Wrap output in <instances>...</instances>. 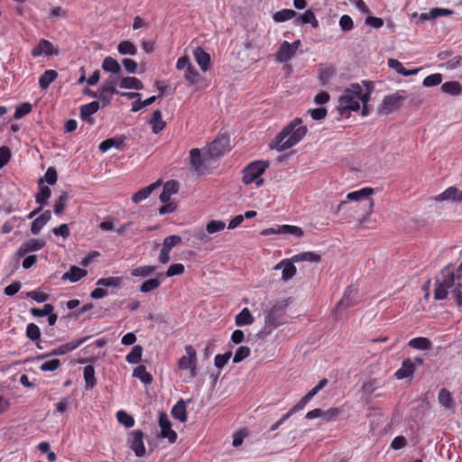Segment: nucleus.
Segmentation results:
<instances>
[{"label":"nucleus","mask_w":462,"mask_h":462,"mask_svg":"<svg viewBox=\"0 0 462 462\" xmlns=\"http://www.w3.org/2000/svg\"><path fill=\"white\" fill-rule=\"evenodd\" d=\"M308 127L300 117L287 124L271 141L269 146L277 152H284L297 145L307 134Z\"/></svg>","instance_id":"obj_1"},{"label":"nucleus","mask_w":462,"mask_h":462,"mask_svg":"<svg viewBox=\"0 0 462 462\" xmlns=\"http://www.w3.org/2000/svg\"><path fill=\"white\" fill-rule=\"evenodd\" d=\"M362 83L365 87L364 91L362 86L358 83H353L344 90V93L338 98V109L343 116L346 111H357L360 108V102L368 103L371 93L374 89V84L371 81L364 80Z\"/></svg>","instance_id":"obj_2"},{"label":"nucleus","mask_w":462,"mask_h":462,"mask_svg":"<svg viewBox=\"0 0 462 462\" xmlns=\"http://www.w3.org/2000/svg\"><path fill=\"white\" fill-rule=\"evenodd\" d=\"M288 306L287 300L276 302L264 317V327L259 332V336L269 335L277 327L284 324L287 319L286 308Z\"/></svg>","instance_id":"obj_3"},{"label":"nucleus","mask_w":462,"mask_h":462,"mask_svg":"<svg viewBox=\"0 0 462 462\" xmlns=\"http://www.w3.org/2000/svg\"><path fill=\"white\" fill-rule=\"evenodd\" d=\"M270 163L268 161H254L250 162L243 170L242 181L245 185L255 183L256 187H261L263 184V180L261 176L269 168Z\"/></svg>","instance_id":"obj_4"},{"label":"nucleus","mask_w":462,"mask_h":462,"mask_svg":"<svg viewBox=\"0 0 462 462\" xmlns=\"http://www.w3.org/2000/svg\"><path fill=\"white\" fill-rule=\"evenodd\" d=\"M185 355L178 361V367L180 370H189L192 378L197 376V352L191 345L185 346Z\"/></svg>","instance_id":"obj_5"},{"label":"nucleus","mask_w":462,"mask_h":462,"mask_svg":"<svg viewBox=\"0 0 462 462\" xmlns=\"http://www.w3.org/2000/svg\"><path fill=\"white\" fill-rule=\"evenodd\" d=\"M441 278L439 279L446 288H452L457 286V282H461L462 279V263L458 267L454 268L453 266H446L442 269L440 273Z\"/></svg>","instance_id":"obj_6"},{"label":"nucleus","mask_w":462,"mask_h":462,"mask_svg":"<svg viewBox=\"0 0 462 462\" xmlns=\"http://www.w3.org/2000/svg\"><path fill=\"white\" fill-rule=\"evenodd\" d=\"M229 149V137L226 134H220L208 145L207 154L210 158L220 157Z\"/></svg>","instance_id":"obj_7"},{"label":"nucleus","mask_w":462,"mask_h":462,"mask_svg":"<svg viewBox=\"0 0 462 462\" xmlns=\"http://www.w3.org/2000/svg\"><path fill=\"white\" fill-rule=\"evenodd\" d=\"M89 337H90L89 336H86V337H80L79 339L72 340L69 343L60 345L58 347L52 349L48 354H42V355L38 356L37 359H44L45 357L52 356H62V355L68 354L69 352H72L73 350L78 348L79 346H81L83 343H85Z\"/></svg>","instance_id":"obj_8"},{"label":"nucleus","mask_w":462,"mask_h":462,"mask_svg":"<svg viewBox=\"0 0 462 462\" xmlns=\"http://www.w3.org/2000/svg\"><path fill=\"white\" fill-rule=\"evenodd\" d=\"M208 158L209 157L207 152L205 154H201V151L199 148L191 149L189 151L190 169L198 175L204 174L207 170L205 162L208 160Z\"/></svg>","instance_id":"obj_9"},{"label":"nucleus","mask_w":462,"mask_h":462,"mask_svg":"<svg viewBox=\"0 0 462 462\" xmlns=\"http://www.w3.org/2000/svg\"><path fill=\"white\" fill-rule=\"evenodd\" d=\"M405 98L406 96H402L399 92L385 96L379 111L383 115H389L397 110Z\"/></svg>","instance_id":"obj_10"},{"label":"nucleus","mask_w":462,"mask_h":462,"mask_svg":"<svg viewBox=\"0 0 462 462\" xmlns=\"http://www.w3.org/2000/svg\"><path fill=\"white\" fill-rule=\"evenodd\" d=\"M159 426L161 428L160 437L167 439L170 443H175L178 439V435L176 431L171 429V422L165 412H161L159 414Z\"/></svg>","instance_id":"obj_11"},{"label":"nucleus","mask_w":462,"mask_h":462,"mask_svg":"<svg viewBox=\"0 0 462 462\" xmlns=\"http://www.w3.org/2000/svg\"><path fill=\"white\" fill-rule=\"evenodd\" d=\"M432 199L436 202L449 201L453 203H462V189L455 186L447 188L443 192L434 196Z\"/></svg>","instance_id":"obj_12"},{"label":"nucleus","mask_w":462,"mask_h":462,"mask_svg":"<svg viewBox=\"0 0 462 462\" xmlns=\"http://www.w3.org/2000/svg\"><path fill=\"white\" fill-rule=\"evenodd\" d=\"M59 52L60 50L58 47H55L50 41L42 39L39 41L38 44L32 49L31 55L33 58H37L42 54L47 56L58 55Z\"/></svg>","instance_id":"obj_13"},{"label":"nucleus","mask_w":462,"mask_h":462,"mask_svg":"<svg viewBox=\"0 0 462 462\" xmlns=\"http://www.w3.org/2000/svg\"><path fill=\"white\" fill-rule=\"evenodd\" d=\"M128 441L130 448L137 457L144 456L146 449L143 444V432L141 430L132 431Z\"/></svg>","instance_id":"obj_14"},{"label":"nucleus","mask_w":462,"mask_h":462,"mask_svg":"<svg viewBox=\"0 0 462 462\" xmlns=\"http://www.w3.org/2000/svg\"><path fill=\"white\" fill-rule=\"evenodd\" d=\"M357 303V290L350 285L345 290L342 299L337 304V309L346 310L356 306Z\"/></svg>","instance_id":"obj_15"},{"label":"nucleus","mask_w":462,"mask_h":462,"mask_svg":"<svg viewBox=\"0 0 462 462\" xmlns=\"http://www.w3.org/2000/svg\"><path fill=\"white\" fill-rule=\"evenodd\" d=\"M46 245V242L42 239L32 238L23 242L17 250V256L23 257L30 252L42 249Z\"/></svg>","instance_id":"obj_16"},{"label":"nucleus","mask_w":462,"mask_h":462,"mask_svg":"<svg viewBox=\"0 0 462 462\" xmlns=\"http://www.w3.org/2000/svg\"><path fill=\"white\" fill-rule=\"evenodd\" d=\"M100 106L97 101H92L88 104L82 105L80 106V118L89 125H94L95 120L92 117V115L96 114Z\"/></svg>","instance_id":"obj_17"},{"label":"nucleus","mask_w":462,"mask_h":462,"mask_svg":"<svg viewBox=\"0 0 462 462\" xmlns=\"http://www.w3.org/2000/svg\"><path fill=\"white\" fill-rule=\"evenodd\" d=\"M415 372V364L410 358H406L402 362L401 367L394 373V376L398 380L410 378L411 379Z\"/></svg>","instance_id":"obj_18"},{"label":"nucleus","mask_w":462,"mask_h":462,"mask_svg":"<svg viewBox=\"0 0 462 462\" xmlns=\"http://www.w3.org/2000/svg\"><path fill=\"white\" fill-rule=\"evenodd\" d=\"M294 54L292 45L285 41L280 45L275 53V59L277 61L283 63L289 61Z\"/></svg>","instance_id":"obj_19"},{"label":"nucleus","mask_w":462,"mask_h":462,"mask_svg":"<svg viewBox=\"0 0 462 462\" xmlns=\"http://www.w3.org/2000/svg\"><path fill=\"white\" fill-rule=\"evenodd\" d=\"M88 274L87 270L79 268L78 266H71L68 272H66L61 279L63 281H69L71 282H77Z\"/></svg>","instance_id":"obj_20"},{"label":"nucleus","mask_w":462,"mask_h":462,"mask_svg":"<svg viewBox=\"0 0 462 462\" xmlns=\"http://www.w3.org/2000/svg\"><path fill=\"white\" fill-rule=\"evenodd\" d=\"M194 58L202 71H207L210 63V56L201 47H197L193 51Z\"/></svg>","instance_id":"obj_21"},{"label":"nucleus","mask_w":462,"mask_h":462,"mask_svg":"<svg viewBox=\"0 0 462 462\" xmlns=\"http://www.w3.org/2000/svg\"><path fill=\"white\" fill-rule=\"evenodd\" d=\"M328 383V381L327 378L321 379L318 384L312 388L308 393H306L299 402L298 403L301 405V407L304 409L307 403L324 387L327 386Z\"/></svg>","instance_id":"obj_22"},{"label":"nucleus","mask_w":462,"mask_h":462,"mask_svg":"<svg viewBox=\"0 0 462 462\" xmlns=\"http://www.w3.org/2000/svg\"><path fill=\"white\" fill-rule=\"evenodd\" d=\"M438 401L441 406L446 410H453L455 408V402L451 393L446 389L441 388L438 394Z\"/></svg>","instance_id":"obj_23"},{"label":"nucleus","mask_w":462,"mask_h":462,"mask_svg":"<svg viewBox=\"0 0 462 462\" xmlns=\"http://www.w3.org/2000/svg\"><path fill=\"white\" fill-rule=\"evenodd\" d=\"M160 186V182H154L147 187H144L134 193L132 197V201L135 204L140 203L141 201L146 199L152 192Z\"/></svg>","instance_id":"obj_24"},{"label":"nucleus","mask_w":462,"mask_h":462,"mask_svg":"<svg viewBox=\"0 0 462 462\" xmlns=\"http://www.w3.org/2000/svg\"><path fill=\"white\" fill-rule=\"evenodd\" d=\"M148 123L152 125V130L156 134L161 133L166 126V123L162 120V112L159 109L153 111Z\"/></svg>","instance_id":"obj_25"},{"label":"nucleus","mask_w":462,"mask_h":462,"mask_svg":"<svg viewBox=\"0 0 462 462\" xmlns=\"http://www.w3.org/2000/svg\"><path fill=\"white\" fill-rule=\"evenodd\" d=\"M374 192L373 188L365 187L358 190H355L347 193L346 199L349 201H360L365 199H369Z\"/></svg>","instance_id":"obj_26"},{"label":"nucleus","mask_w":462,"mask_h":462,"mask_svg":"<svg viewBox=\"0 0 462 462\" xmlns=\"http://www.w3.org/2000/svg\"><path fill=\"white\" fill-rule=\"evenodd\" d=\"M121 88L125 89H135L142 90L143 88V84L142 81L135 77H125L119 80L118 83Z\"/></svg>","instance_id":"obj_27"},{"label":"nucleus","mask_w":462,"mask_h":462,"mask_svg":"<svg viewBox=\"0 0 462 462\" xmlns=\"http://www.w3.org/2000/svg\"><path fill=\"white\" fill-rule=\"evenodd\" d=\"M171 415L174 419L180 420V422H186L188 420L186 404L182 399L177 402V403L172 407Z\"/></svg>","instance_id":"obj_28"},{"label":"nucleus","mask_w":462,"mask_h":462,"mask_svg":"<svg viewBox=\"0 0 462 462\" xmlns=\"http://www.w3.org/2000/svg\"><path fill=\"white\" fill-rule=\"evenodd\" d=\"M125 138L124 137H116V138H108L99 144V150L102 152H107L112 147H116L117 149H121L124 146Z\"/></svg>","instance_id":"obj_29"},{"label":"nucleus","mask_w":462,"mask_h":462,"mask_svg":"<svg viewBox=\"0 0 462 462\" xmlns=\"http://www.w3.org/2000/svg\"><path fill=\"white\" fill-rule=\"evenodd\" d=\"M281 266H283L282 273V278L283 281H288L295 275L297 270L291 262L283 260L275 266V269H279Z\"/></svg>","instance_id":"obj_30"},{"label":"nucleus","mask_w":462,"mask_h":462,"mask_svg":"<svg viewBox=\"0 0 462 462\" xmlns=\"http://www.w3.org/2000/svg\"><path fill=\"white\" fill-rule=\"evenodd\" d=\"M123 284V278L119 276H110L106 278H100L97 281V286L111 287L120 289Z\"/></svg>","instance_id":"obj_31"},{"label":"nucleus","mask_w":462,"mask_h":462,"mask_svg":"<svg viewBox=\"0 0 462 462\" xmlns=\"http://www.w3.org/2000/svg\"><path fill=\"white\" fill-rule=\"evenodd\" d=\"M408 346L418 350H430L432 346L431 341L424 337H418L411 339Z\"/></svg>","instance_id":"obj_32"},{"label":"nucleus","mask_w":462,"mask_h":462,"mask_svg":"<svg viewBox=\"0 0 462 462\" xmlns=\"http://www.w3.org/2000/svg\"><path fill=\"white\" fill-rule=\"evenodd\" d=\"M58 72L54 69H47L39 79V85L42 89H47L50 85L57 79Z\"/></svg>","instance_id":"obj_33"},{"label":"nucleus","mask_w":462,"mask_h":462,"mask_svg":"<svg viewBox=\"0 0 462 462\" xmlns=\"http://www.w3.org/2000/svg\"><path fill=\"white\" fill-rule=\"evenodd\" d=\"M102 69L104 71L110 72L113 74H119L122 70L118 61L110 56L104 59L102 63Z\"/></svg>","instance_id":"obj_34"},{"label":"nucleus","mask_w":462,"mask_h":462,"mask_svg":"<svg viewBox=\"0 0 462 462\" xmlns=\"http://www.w3.org/2000/svg\"><path fill=\"white\" fill-rule=\"evenodd\" d=\"M83 375L86 383V389L90 390L94 388V386L97 384L94 366L91 365L85 366Z\"/></svg>","instance_id":"obj_35"},{"label":"nucleus","mask_w":462,"mask_h":462,"mask_svg":"<svg viewBox=\"0 0 462 462\" xmlns=\"http://www.w3.org/2000/svg\"><path fill=\"white\" fill-rule=\"evenodd\" d=\"M321 257L319 254H315L313 252H304L292 256L291 261L294 263H299L302 261L311 262V263H319L320 262Z\"/></svg>","instance_id":"obj_36"},{"label":"nucleus","mask_w":462,"mask_h":462,"mask_svg":"<svg viewBox=\"0 0 462 462\" xmlns=\"http://www.w3.org/2000/svg\"><path fill=\"white\" fill-rule=\"evenodd\" d=\"M254 319L247 308L243 309L236 317V325L242 327L253 324Z\"/></svg>","instance_id":"obj_37"},{"label":"nucleus","mask_w":462,"mask_h":462,"mask_svg":"<svg viewBox=\"0 0 462 462\" xmlns=\"http://www.w3.org/2000/svg\"><path fill=\"white\" fill-rule=\"evenodd\" d=\"M39 191L35 195V201L41 206L47 204L48 199L51 196V189L48 186L38 185Z\"/></svg>","instance_id":"obj_38"},{"label":"nucleus","mask_w":462,"mask_h":462,"mask_svg":"<svg viewBox=\"0 0 462 462\" xmlns=\"http://www.w3.org/2000/svg\"><path fill=\"white\" fill-rule=\"evenodd\" d=\"M387 62H388V66L391 69H395L396 72L399 73L400 75L411 76V75H415L417 73V69L408 70L403 67V65L399 60H397L395 59H389Z\"/></svg>","instance_id":"obj_39"},{"label":"nucleus","mask_w":462,"mask_h":462,"mask_svg":"<svg viewBox=\"0 0 462 462\" xmlns=\"http://www.w3.org/2000/svg\"><path fill=\"white\" fill-rule=\"evenodd\" d=\"M441 90L449 95L458 96L462 92V86L457 81H448L442 84Z\"/></svg>","instance_id":"obj_40"},{"label":"nucleus","mask_w":462,"mask_h":462,"mask_svg":"<svg viewBox=\"0 0 462 462\" xmlns=\"http://www.w3.org/2000/svg\"><path fill=\"white\" fill-rule=\"evenodd\" d=\"M69 195L67 192H62L55 200L53 209L56 215H61L67 208Z\"/></svg>","instance_id":"obj_41"},{"label":"nucleus","mask_w":462,"mask_h":462,"mask_svg":"<svg viewBox=\"0 0 462 462\" xmlns=\"http://www.w3.org/2000/svg\"><path fill=\"white\" fill-rule=\"evenodd\" d=\"M303 410V408L301 407V405H300L298 402L288 411L286 412L285 414H283L282 416V418L277 420L275 423H273L272 426H271V430L272 431H274L276 430L279 429V427L285 421L287 420L288 419H290L293 414H295L296 412H299L300 411Z\"/></svg>","instance_id":"obj_42"},{"label":"nucleus","mask_w":462,"mask_h":462,"mask_svg":"<svg viewBox=\"0 0 462 462\" xmlns=\"http://www.w3.org/2000/svg\"><path fill=\"white\" fill-rule=\"evenodd\" d=\"M156 270V266L153 265H144V266H139L136 268L132 269L131 275L133 277H148L154 273Z\"/></svg>","instance_id":"obj_43"},{"label":"nucleus","mask_w":462,"mask_h":462,"mask_svg":"<svg viewBox=\"0 0 462 462\" xmlns=\"http://www.w3.org/2000/svg\"><path fill=\"white\" fill-rule=\"evenodd\" d=\"M117 51L121 55H135L137 53L136 46L130 41H123L117 46Z\"/></svg>","instance_id":"obj_44"},{"label":"nucleus","mask_w":462,"mask_h":462,"mask_svg":"<svg viewBox=\"0 0 462 462\" xmlns=\"http://www.w3.org/2000/svg\"><path fill=\"white\" fill-rule=\"evenodd\" d=\"M133 375L134 377H137L142 383H143L145 384L151 383L152 381V374L146 371V368L144 365L137 366L134 370Z\"/></svg>","instance_id":"obj_45"},{"label":"nucleus","mask_w":462,"mask_h":462,"mask_svg":"<svg viewBox=\"0 0 462 462\" xmlns=\"http://www.w3.org/2000/svg\"><path fill=\"white\" fill-rule=\"evenodd\" d=\"M297 13L292 9H282L276 12L273 18L277 23H283L295 17Z\"/></svg>","instance_id":"obj_46"},{"label":"nucleus","mask_w":462,"mask_h":462,"mask_svg":"<svg viewBox=\"0 0 462 462\" xmlns=\"http://www.w3.org/2000/svg\"><path fill=\"white\" fill-rule=\"evenodd\" d=\"M143 347L139 345L134 346L132 350L126 355L125 360L129 364H138L142 358Z\"/></svg>","instance_id":"obj_47"},{"label":"nucleus","mask_w":462,"mask_h":462,"mask_svg":"<svg viewBox=\"0 0 462 462\" xmlns=\"http://www.w3.org/2000/svg\"><path fill=\"white\" fill-rule=\"evenodd\" d=\"M162 282L157 278H151L144 281L140 286V291L143 293L151 292L161 286Z\"/></svg>","instance_id":"obj_48"},{"label":"nucleus","mask_w":462,"mask_h":462,"mask_svg":"<svg viewBox=\"0 0 462 462\" xmlns=\"http://www.w3.org/2000/svg\"><path fill=\"white\" fill-rule=\"evenodd\" d=\"M199 77V73L198 72L193 64L189 65L184 70V79L189 82V85L197 84Z\"/></svg>","instance_id":"obj_49"},{"label":"nucleus","mask_w":462,"mask_h":462,"mask_svg":"<svg viewBox=\"0 0 462 462\" xmlns=\"http://www.w3.org/2000/svg\"><path fill=\"white\" fill-rule=\"evenodd\" d=\"M58 174L54 167H49L45 172L43 178H41L38 181V185L43 184L46 181L49 185H54L57 182Z\"/></svg>","instance_id":"obj_50"},{"label":"nucleus","mask_w":462,"mask_h":462,"mask_svg":"<svg viewBox=\"0 0 462 462\" xmlns=\"http://www.w3.org/2000/svg\"><path fill=\"white\" fill-rule=\"evenodd\" d=\"M119 79L116 78V77H114V76H110L106 80V82L103 84V86L100 88L102 92H107V93H110V94H114V93H119L116 89V85L117 83H119Z\"/></svg>","instance_id":"obj_51"},{"label":"nucleus","mask_w":462,"mask_h":462,"mask_svg":"<svg viewBox=\"0 0 462 462\" xmlns=\"http://www.w3.org/2000/svg\"><path fill=\"white\" fill-rule=\"evenodd\" d=\"M343 412V409L340 407H332L326 411H323L322 419L326 421L336 420L337 417Z\"/></svg>","instance_id":"obj_52"},{"label":"nucleus","mask_w":462,"mask_h":462,"mask_svg":"<svg viewBox=\"0 0 462 462\" xmlns=\"http://www.w3.org/2000/svg\"><path fill=\"white\" fill-rule=\"evenodd\" d=\"M251 354L250 347L246 346H241L237 348V350L235 353V356L233 357V363L238 364L242 362L244 359L248 357Z\"/></svg>","instance_id":"obj_53"},{"label":"nucleus","mask_w":462,"mask_h":462,"mask_svg":"<svg viewBox=\"0 0 462 462\" xmlns=\"http://www.w3.org/2000/svg\"><path fill=\"white\" fill-rule=\"evenodd\" d=\"M116 418L118 422L125 425L126 428H131L134 425V418L125 411H117Z\"/></svg>","instance_id":"obj_54"},{"label":"nucleus","mask_w":462,"mask_h":462,"mask_svg":"<svg viewBox=\"0 0 462 462\" xmlns=\"http://www.w3.org/2000/svg\"><path fill=\"white\" fill-rule=\"evenodd\" d=\"M226 223L221 220H210L206 226V230L208 234H214L224 230Z\"/></svg>","instance_id":"obj_55"},{"label":"nucleus","mask_w":462,"mask_h":462,"mask_svg":"<svg viewBox=\"0 0 462 462\" xmlns=\"http://www.w3.org/2000/svg\"><path fill=\"white\" fill-rule=\"evenodd\" d=\"M25 334L26 337L32 341H36L41 337V330L34 323H29L27 325Z\"/></svg>","instance_id":"obj_56"},{"label":"nucleus","mask_w":462,"mask_h":462,"mask_svg":"<svg viewBox=\"0 0 462 462\" xmlns=\"http://www.w3.org/2000/svg\"><path fill=\"white\" fill-rule=\"evenodd\" d=\"M32 106L30 103L24 102L18 106L14 114V119H20L32 112Z\"/></svg>","instance_id":"obj_57"},{"label":"nucleus","mask_w":462,"mask_h":462,"mask_svg":"<svg viewBox=\"0 0 462 462\" xmlns=\"http://www.w3.org/2000/svg\"><path fill=\"white\" fill-rule=\"evenodd\" d=\"M156 99H157V97H155V96L150 97L143 101H142V100H140V98H138V100L133 102L131 110L133 112H138L142 108L152 105L153 102H155Z\"/></svg>","instance_id":"obj_58"},{"label":"nucleus","mask_w":462,"mask_h":462,"mask_svg":"<svg viewBox=\"0 0 462 462\" xmlns=\"http://www.w3.org/2000/svg\"><path fill=\"white\" fill-rule=\"evenodd\" d=\"M60 365L61 363L59 359H51L42 363L39 368L42 372H53L58 370Z\"/></svg>","instance_id":"obj_59"},{"label":"nucleus","mask_w":462,"mask_h":462,"mask_svg":"<svg viewBox=\"0 0 462 462\" xmlns=\"http://www.w3.org/2000/svg\"><path fill=\"white\" fill-rule=\"evenodd\" d=\"M335 74V69L332 67H324L321 68L319 71V78L322 84L328 83L333 75Z\"/></svg>","instance_id":"obj_60"},{"label":"nucleus","mask_w":462,"mask_h":462,"mask_svg":"<svg viewBox=\"0 0 462 462\" xmlns=\"http://www.w3.org/2000/svg\"><path fill=\"white\" fill-rule=\"evenodd\" d=\"M181 242V237L177 235L169 236L164 238L162 248L171 251V249Z\"/></svg>","instance_id":"obj_61"},{"label":"nucleus","mask_w":462,"mask_h":462,"mask_svg":"<svg viewBox=\"0 0 462 462\" xmlns=\"http://www.w3.org/2000/svg\"><path fill=\"white\" fill-rule=\"evenodd\" d=\"M54 307L51 304H45L42 309L32 308L31 313L33 317H45L53 312Z\"/></svg>","instance_id":"obj_62"},{"label":"nucleus","mask_w":462,"mask_h":462,"mask_svg":"<svg viewBox=\"0 0 462 462\" xmlns=\"http://www.w3.org/2000/svg\"><path fill=\"white\" fill-rule=\"evenodd\" d=\"M448 288H446L441 282H439V280L436 281V287L434 290V299L437 300H441L447 298L448 296Z\"/></svg>","instance_id":"obj_63"},{"label":"nucleus","mask_w":462,"mask_h":462,"mask_svg":"<svg viewBox=\"0 0 462 462\" xmlns=\"http://www.w3.org/2000/svg\"><path fill=\"white\" fill-rule=\"evenodd\" d=\"M232 356L231 351H227L223 355H217L214 358V365L217 368L221 369L223 368L228 362Z\"/></svg>","instance_id":"obj_64"}]
</instances>
